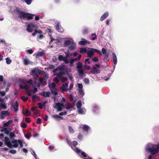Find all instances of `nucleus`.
Returning a JSON list of instances; mask_svg holds the SVG:
<instances>
[{"label":"nucleus","instance_id":"63","mask_svg":"<svg viewBox=\"0 0 159 159\" xmlns=\"http://www.w3.org/2000/svg\"><path fill=\"white\" fill-rule=\"evenodd\" d=\"M9 152L11 153L12 154H15L16 152V151L15 150L11 149V150H10L9 151Z\"/></svg>","mask_w":159,"mask_h":159},{"label":"nucleus","instance_id":"35","mask_svg":"<svg viewBox=\"0 0 159 159\" xmlns=\"http://www.w3.org/2000/svg\"><path fill=\"white\" fill-rule=\"evenodd\" d=\"M45 102H44L42 104L41 102H39L38 103V105L39 108L40 109H42L43 107H44L45 105Z\"/></svg>","mask_w":159,"mask_h":159},{"label":"nucleus","instance_id":"41","mask_svg":"<svg viewBox=\"0 0 159 159\" xmlns=\"http://www.w3.org/2000/svg\"><path fill=\"white\" fill-rule=\"evenodd\" d=\"M75 61H76L75 60V58H71L70 61L69 60L68 63H70V66H73V63Z\"/></svg>","mask_w":159,"mask_h":159},{"label":"nucleus","instance_id":"40","mask_svg":"<svg viewBox=\"0 0 159 159\" xmlns=\"http://www.w3.org/2000/svg\"><path fill=\"white\" fill-rule=\"evenodd\" d=\"M23 63L25 65H27L30 64V61L28 58H26L23 60Z\"/></svg>","mask_w":159,"mask_h":159},{"label":"nucleus","instance_id":"15","mask_svg":"<svg viewBox=\"0 0 159 159\" xmlns=\"http://www.w3.org/2000/svg\"><path fill=\"white\" fill-rule=\"evenodd\" d=\"M10 115V113L8 111H3L1 113L0 117L1 119H3L6 117L9 116Z\"/></svg>","mask_w":159,"mask_h":159},{"label":"nucleus","instance_id":"16","mask_svg":"<svg viewBox=\"0 0 159 159\" xmlns=\"http://www.w3.org/2000/svg\"><path fill=\"white\" fill-rule=\"evenodd\" d=\"M5 144L7 146L10 148H11V142L9 138L5 137L4 139Z\"/></svg>","mask_w":159,"mask_h":159},{"label":"nucleus","instance_id":"9","mask_svg":"<svg viewBox=\"0 0 159 159\" xmlns=\"http://www.w3.org/2000/svg\"><path fill=\"white\" fill-rule=\"evenodd\" d=\"M27 82L30 83L34 87V89L32 91L34 93L38 91L37 87H39L40 86L39 84H37L35 80L33 81L31 79L28 80Z\"/></svg>","mask_w":159,"mask_h":159},{"label":"nucleus","instance_id":"32","mask_svg":"<svg viewBox=\"0 0 159 159\" xmlns=\"http://www.w3.org/2000/svg\"><path fill=\"white\" fill-rule=\"evenodd\" d=\"M44 54V52L43 51L38 52L36 54V57L37 58L39 57L42 56Z\"/></svg>","mask_w":159,"mask_h":159},{"label":"nucleus","instance_id":"56","mask_svg":"<svg viewBox=\"0 0 159 159\" xmlns=\"http://www.w3.org/2000/svg\"><path fill=\"white\" fill-rule=\"evenodd\" d=\"M66 54V56L65 57H66V58L67 59V57H69V56L71 55L72 54H71L70 53V52L69 51H68L65 53Z\"/></svg>","mask_w":159,"mask_h":159},{"label":"nucleus","instance_id":"20","mask_svg":"<svg viewBox=\"0 0 159 159\" xmlns=\"http://www.w3.org/2000/svg\"><path fill=\"white\" fill-rule=\"evenodd\" d=\"M19 105L17 102H16L15 103L11 106V109L13 110L15 112H17L18 111Z\"/></svg>","mask_w":159,"mask_h":159},{"label":"nucleus","instance_id":"26","mask_svg":"<svg viewBox=\"0 0 159 159\" xmlns=\"http://www.w3.org/2000/svg\"><path fill=\"white\" fill-rule=\"evenodd\" d=\"M102 54L104 55V58L105 59H107L108 57L109 54L107 53L106 50L104 48H103L102 49Z\"/></svg>","mask_w":159,"mask_h":159},{"label":"nucleus","instance_id":"57","mask_svg":"<svg viewBox=\"0 0 159 159\" xmlns=\"http://www.w3.org/2000/svg\"><path fill=\"white\" fill-rule=\"evenodd\" d=\"M92 36H93V37L92 38V39L93 40H95L97 38V36L96 34L93 33L92 34Z\"/></svg>","mask_w":159,"mask_h":159},{"label":"nucleus","instance_id":"49","mask_svg":"<svg viewBox=\"0 0 159 159\" xmlns=\"http://www.w3.org/2000/svg\"><path fill=\"white\" fill-rule=\"evenodd\" d=\"M68 129H69V130L70 132V133L73 134L74 133V130L72 128L71 126H69L68 127Z\"/></svg>","mask_w":159,"mask_h":159},{"label":"nucleus","instance_id":"21","mask_svg":"<svg viewBox=\"0 0 159 159\" xmlns=\"http://www.w3.org/2000/svg\"><path fill=\"white\" fill-rule=\"evenodd\" d=\"M31 109L32 112L34 116H39V110L37 109V108H32Z\"/></svg>","mask_w":159,"mask_h":159},{"label":"nucleus","instance_id":"34","mask_svg":"<svg viewBox=\"0 0 159 159\" xmlns=\"http://www.w3.org/2000/svg\"><path fill=\"white\" fill-rule=\"evenodd\" d=\"M50 90H51L52 93L53 95H56L57 94V92L55 88L50 89Z\"/></svg>","mask_w":159,"mask_h":159},{"label":"nucleus","instance_id":"60","mask_svg":"<svg viewBox=\"0 0 159 159\" xmlns=\"http://www.w3.org/2000/svg\"><path fill=\"white\" fill-rule=\"evenodd\" d=\"M25 2L28 5H30V4L32 2V0H24Z\"/></svg>","mask_w":159,"mask_h":159},{"label":"nucleus","instance_id":"38","mask_svg":"<svg viewBox=\"0 0 159 159\" xmlns=\"http://www.w3.org/2000/svg\"><path fill=\"white\" fill-rule=\"evenodd\" d=\"M7 108L6 105L5 103H0V109H5Z\"/></svg>","mask_w":159,"mask_h":159},{"label":"nucleus","instance_id":"14","mask_svg":"<svg viewBox=\"0 0 159 159\" xmlns=\"http://www.w3.org/2000/svg\"><path fill=\"white\" fill-rule=\"evenodd\" d=\"M54 108L57 109L58 111H61L63 108H65V106L62 103L58 102L56 104V105Z\"/></svg>","mask_w":159,"mask_h":159},{"label":"nucleus","instance_id":"22","mask_svg":"<svg viewBox=\"0 0 159 159\" xmlns=\"http://www.w3.org/2000/svg\"><path fill=\"white\" fill-rule=\"evenodd\" d=\"M75 105L74 103H73V105H71V104L68 103L66 105V107L65 108H66L68 110H72V108H74L75 107Z\"/></svg>","mask_w":159,"mask_h":159},{"label":"nucleus","instance_id":"36","mask_svg":"<svg viewBox=\"0 0 159 159\" xmlns=\"http://www.w3.org/2000/svg\"><path fill=\"white\" fill-rule=\"evenodd\" d=\"M63 75L60 73V81L62 82H65L67 80V79L63 77L62 76Z\"/></svg>","mask_w":159,"mask_h":159},{"label":"nucleus","instance_id":"10","mask_svg":"<svg viewBox=\"0 0 159 159\" xmlns=\"http://www.w3.org/2000/svg\"><path fill=\"white\" fill-rule=\"evenodd\" d=\"M27 28L26 30L29 32H32L36 28V25L34 23H27Z\"/></svg>","mask_w":159,"mask_h":159},{"label":"nucleus","instance_id":"18","mask_svg":"<svg viewBox=\"0 0 159 159\" xmlns=\"http://www.w3.org/2000/svg\"><path fill=\"white\" fill-rule=\"evenodd\" d=\"M58 59L59 61H63L66 64L69 63V60L66 58L65 57H64L62 55H60L58 57Z\"/></svg>","mask_w":159,"mask_h":159},{"label":"nucleus","instance_id":"28","mask_svg":"<svg viewBox=\"0 0 159 159\" xmlns=\"http://www.w3.org/2000/svg\"><path fill=\"white\" fill-rule=\"evenodd\" d=\"M90 42H88L86 40L84 39H82L79 42V44L80 45H84L86 44L87 43H89Z\"/></svg>","mask_w":159,"mask_h":159},{"label":"nucleus","instance_id":"37","mask_svg":"<svg viewBox=\"0 0 159 159\" xmlns=\"http://www.w3.org/2000/svg\"><path fill=\"white\" fill-rule=\"evenodd\" d=\"M46 80L42 78L39 79L40 83L43 85H44L46 84Z\"/></svg>","mask_w":159,"mask_h":159},{"label":"nucleus","instance_id":"62","mask_svg":"<svg viewBox=\"0 0 159 159\" xmlns=\"http://www.w3.org/2000/svg\"><path fill=\"white\" fill-rule=\"evenodd\" d=\"M27 53L29 54H32L33 52V50L32 49H29L27 50Z\"/></svg>","mask_w":159,"mask_h":159},{"label":"nucleus","instance_id":"5","mask_svg":"<svg viewBox=\"0 0 159 159\" xmlns=\"http://www.w3.org/2000/svg\"><path fill=\"white\" fill-rule=\"evenodd\" d=\"M42 72L40 69L35 67L31 70V74L35 80L39 78V75L41 74Z\"/></svg>","mask_w":159,"mask_h":159},{"label":"nucleus","instance_id":"30","mask_svg":"<svg viewBox=\"0 0 159 159\" xmlns=\"http://www.w3.org/2000/svg\"><path fill=\"white\" fill-rule=\"evenodd\" d=\"M86 109L84 108H82L78 110V111L79 114H83L85 113L86 111Z\"/></svg>","mask_w":159,"mask_h":159},{"label":"nucleus","instance_id":"52","mask_svg":"<svg viewBox=\"0 0 159 159\" xmlns=\"http://www.w3.org/2000/svg\"><path fill=\"white\" fill-rule=\"evenodd\" d=\"M78 89H83V86L82 84L78 83L77 84Z\"/></svg>","mask_w":159,"mask_h":159},{"label":"nucleus","instance_id":"31","mask_svg":"<svg viewBox=\"0 0 159 159\" xmlns=\"http://www.w3.org/2000/svg\"><path fill=\"white\" fill-rule=\"evenodd\" d=\"M88 48H81L80 49V52L82 53H87L88 51Z\"/></svg>","mask_w":159,"mask_h":159},{"label":"nucleus","instance_id":"64","mask_svg":"<svg viewBox=\"0 0 159 159\" xmlns=\"http://www.w3.org/2000/svg\"><path fill=\"white\" fill-rule=\"evenodd\" d=\"M92 61L95 62H97L98 61V59L97 57H95L92 59Z\"/></svg>","mask_w":159,"mask_h":159},{"label":"nucleus","instance_id":"6","mask_svg":"<svg viewBox=\"0 0 159 159\" xmlns=\"http://www.w3.org/2000/svg\"><path fill=\"white\" fill-rule=\"evenodd\" d=\"M73 83H72L70 84L69 87L67 88L68 84L67 83H64L61 86L60 89L62 92H66L67 91H70V90L73 88Z\"/></svg>","mask_w":159,"mask_h":159},{"label":"nucleus","instance_id":"29","mask_svg":"<svg viewBox=\"0 0 159 159\" xmlns=\"http://www.w3.org/2000/svg\"><path fill=\"white\" fill-rule=\"evenodd\" d=\"M108 12H106L105 13L101 16L100 18V20L101 21H103L108 16Z\"/></svg>","mask_w":159,"mask_h":159},{"label":"nucleus","instance_id":"19","mask_svg":"<svg viewBox=\"0 0 159 159\" xmlns=\"http://www.w3.org/2000/svg\"><path fill=\"white\" fill-rule=\"evenodd\" d=\"M94 52V48H88V51L87 53L88 57H91L93 55Z\"/></svg>","mask_w":159,"mask_h":159},{"label":"nucleus","instance_id":"25","mask_svg":"<svg viewBox=\"0 0 159 159\" xmlns=\"http://www.w3.org/2000/svg\"><path fill=\"white\" fill-rule=\"evenodd\" d=\"M82 128L83 130L86 132H87L90 129L89 126L85 124L80 125V128Z\"/></svg>","mask_w":159,"mask_h":159},{"label":"nucleus","instance_id":"45","mask_svg":"<svg viewBox=\"0 0 159 159\" xmlns=\"http://www.w3.org/2000/svg\"><path fill=\"white\" fill-rule=\"evenodd\" d=\"M98 107L95 105H93V110L94 112H98Z\"/></svg>","mask_w":159,"mask_h":159},{"label":"nucleus","instance_id":"13","mask_svg":"<svg viewBox=\"0 0 159 159\" xmlns=\"http://www.w3.org/2000/svg\"><path fill=\"white\" fill-rule=\"evenodd\" d=\"M100 65L96 64L91 69V72L94 74H98L100 73V70L97 68H99Z\"/></svg>","mask_w":159,"mask_h":159},{"label":"nucleus","instance_id":"12","mask_svg":"<svg viewBox=\"0 0 159 159\" xmlns=\"http://www.w3.org/2000/svg\"><path fill=\"white\" fill-rule=\"evenodd\" d=\"M19 87L20 89H24L26 90V92L28 95L31 96L32 95L31 90H29V86L25 84H20L19 85Z\"/></svg>","mask_w":159,"mask_h":159},{"label":"nucleus","instance_id":"7","mask_svg":"<svg viewBox=\"0 0 159 159\" xmlns=\"http://www.w3.org/2000/svg\"><path fill=\"white\" fill-rule=\"evenodd\" d=\"M20 145V148L23 147L22 142L21 140L14 139L11 141V148H17Z\"/></svg>","mask_w":159,"mask_h":159},{"label":"nucleus","instance_id":"33","mask_svg":"<svg viewBox=\"0 0 159 159\" xmlns=\"http://www.w3.org/2000/svg\"><path fill=\"white\" fill-rule=\"evenodd\" d=\"M13 122V121L12 120H10L8 121L7 122L5 123L4 124V125L5 127H8L9 125L12 124Z\"/></svg>","mask_w":159,"mask_h":159},{"label":"nucleus","instance_id":"55","mask_svg":"<svg viewBox=\"0 0 159 159\" xmlns=\"http://www.w3.org/2000/svg\"><path fill=\"white\" fill-rule=\"evenodd\" d=\"M50 36L51 42H54V43H56L57 42V40L54 39L52 36L50 35Z\"/></svg>","mask_w":159,"mask_h":159},{"label":"nucleus","instance_id":"51","mask_svg":"<svg viewBox=\"0 0 159 159\" xmlns=\"http://www.w3.org/2000/svg\"><path fill=\"white\" fill-rule=\"evenodd\" d=\"M94 52H98L101 56H102V52L100 50H99L97 49H94Z\"/></svg>","mask_w":159,"mask_h":159},{"label":"nucleus","instance_id":"61","mask_svg":"<svg viewBox=\"0 0 159 159\" xmlns=\"http://www.w3.org/2000/svg\"><path fill=\"white\" fill-rule=\"evenodd\" d=\"M32 154L36 158V159H37V155L35 152L34 151V150H32V152H31Z\"/></svg>","mask_w":159,"mask_h":159},{"label":"nucleus","instance_id":"50","mask_svg":"<svg viewBox=\"0 0 159 159\" xmlns=\"http://www.w3.org/2000/svg\"><path fill=\"white\" fill-rule=\"evenodd\" d=\"M6 63L7 64H10L11 62V60L9 59L8 57H7L6 58Z\"/></svg>","mask_w":159,"mask_h":159},{"label":"nucleus","instance_id":"44","mask_svg":"<svg viewBox=\"0 0 159 159\" xmlns=\"http://www.w3.org/2000/svg\"><path fill=\"white\" fill-rule=\"evenodd\" d=\"M48 86L50 89L55 88L56 86V84L55 83L52 82L51 84H49Z\"/></svg>","mask_w":159,"mask_h":159},{"label":"nucleus","instance_id":"48","mask_svg":"<svg viewBox=\"0 0 159 159\" xmlns=\"http://www.w3.org/2000/svg\"><path fill=\"white\" fill-rule=\"evenodd\" d=\"M72 46H70L69 47V49L70 50H73L75 49L76 46L75 45V43L73 45H71Z\"/></svg>","mask_w":159,"mask_h":159},{"label":"nucleus","instance_id":"43","mask_svg":"<svg viewBox=\"0 0 159 159\" xmlns=\"http://www.w3.org/2000/svg\"><path fill=\"white\" fill-rule=\"evenodd\" d=\"M76 107L78 109H80L82 106V103L81 101H78L76 104Z\"/></svg>","mask_w":159,"mask_h":159},{"label":"nucleus","instance_id":"39","mask_svg":"<svg viewBox=\"0 0 159 159\" xmlns=\"http://www.w3.org/2000/svg\"><path fill=\"white\" fill-rule=\"evenodd\" d=\"M53 118H55L57 120H59L61 119H62V118L61 116L57 115H54L52 116Z\"/></svg>","mask_w":159,"mask_h":159},{"label":"nucleus","instance_id":"58","mask_svg":"<svg viewBox=\"0 0 159 159\" xmlns=\"http://www.w3.org/2000/svg\"><path fill=\"white\" fill-rule=\"evenodd\" d=\"M27 125L25 123H22L21 124V126L23 128H25L26 127Z\"/></svg>","mask_w":159,"mask_h":159},{"label":"nucleus","instance_id":"46","mask_svg":"<svg viewBox=\"0 0 159 159\" xmlns=\"http://www.w3.org/2000/svg\"><path fill=\"white\" fill-rule=\"evenodd\" d=\"M15 134L13 132H11L9 134V136L11 139H13L15 137Z\"/></svg>","mask_w":159,"mask_h":159},{"label":"nucleus","instance_id":"53","mask_svg":"<svg viewBox=\"0 0 159 159\" xmlns=\"http://www.w3.org/2000/svg\"><path fill=\"white\" fill-rule=\"evenodd\" d=\"M21 98L24 101H26L28 99V98L27 97H26L24 96H21Z\"/></svg>","mask_w":159,"mask_h":159},{"label":"nucleus","instance_id":"59","mask_svg":"<svg viewBox=\"0 0 159 159\" xmlns=\"http://www.w3.org/2000/svg\"><path fill=\"white\" fill-rule=\"evenodd\" d=\"M84 81L86 84H89V80L87 78H85L84 80Z\"/></svg>","mask_w":159,"mask_h":159},{"label":"nucleus","instance_id":"47","mask_svg":"<svg viewBox=\"0 0 159 159\" xmlns=\"http://www.w3.org/2000/svg\"><path fill=\"white\" fill-rule=\"evenodd\" d=\"M78 91H79V93L82 96H83L84 95V93L83 89H78Z\"/></svg>","mask_w":159,"mask_h":159},{"label":"nucleus","instance_id":"3","mask_svg":"<svg viewBox=\"0 0 159 159\" xmlns=\"http://www.w3.org/2000/svg\"><path fill=\"white\" fill-rule=\"evenodd\" d=\"M14 11L16 13V14L18 15V16L19 18L21 19H26L28 20L33 19L35 15L34 14L25 12L20 11L18 8H16L15 10Z\"/></svg>","mask_w":159,"mask_h":159},{"label":"nucleus","instance_id":"1","mask_svg":"<svg viewBox=\"0 0 159 159\" xmlns=\"http://www.w3.org/2000/svg\"><path fill=\"white\" fill-rule=\"evenodd\" d=\"M66 141L68 144L75 152H76L80 155H81L84 159H92V158L88 156H87L86 153L82 151L81 150L76 147V146L78 144V143L75 141L73 142L72 143L74 146V148L72 146V144L71 141L68 139H66Z\"/></svg>","mask_w":159,"mask_h":159},{"label":"nucleus","instance_id":"54","mask_svg":"<svg viewBox=\"0 0 159 159\" xmlns=\"http://www.w3.org/2000/svg\"><path fill=\"white\" fill-rule=\"evenodd\" d=\"M84 63L85 64L87 65L89 64L90 63L89 59V58H86L85 59L84 61Z\"/></svg>","mask_w":159,"mask_h":159},{"label":"nucleus","instance_id":"27","mask_svg":"<svg viewBox=\"0 0 159 159\" xmlns=\"http://www.w3.org/2000/svg\"><path fill=\"white\" fill-rule=\"evenodd\" d=\"M41 95L44 97H48L50 94L49 92L43 91L41 93Z\"/></svg>","mask_w":159,"mask_h":159},{"label":"nucleus","instance_id":"24","mask_svg":"<svg viewBox=\"0 0 159 159\" xmlns=\"http://www.w3.org/2000/svg\"><path fill=\"white\" fill-rule=\"evenodd\" d=\"M112 57L113 63L115 65V66H114V70L115 67V65L117 63V58L116 54L114 52H113L112 53Z\"/></svg>","mask_w":159,"mask_h":159},{"label":"nucleus","instance_id":"17","mask_svg":"<svg viewBox=\"0 0 159 159\" xmlns=\"http://www.w3.org/2000/svg\"><path fill=\"white\" fill-rule=\"evenodd\" d=\"M75 44L74 40L72 39H70L68 40H66L64 42L65 47L69 45H73Z\"/></svg>","mask_w":159,"mask_h":159},{"label":"nucleus","instance_id":"4","mask_svg":"<svg viewBox=\"0 0 159 159\" xmlns=\"http://www.w3.org/2000/svg\"><path fill=\"white\" fill-rule=\"evenodd\" d=\"M62 66H58L53 70L54 75L57 76L54 79V81L57 83L59 82L60 81V73L58 70H61L62 69Z\"/></svg>","mask_w":159,"mask_h":159},{"label":"nucleus","instance_id":"8","mask_svg":"<svg viewBox=\"0 0 159 159\" xmlns=\"http://www.w3.org/2000/svg\"><path fill=\"white\" fill-rule=\"evenodd\" d=\"M82 63L80 62H79L77 63V68L78 71L79 75L80 77H82L84 73V71L83 68Z\"/></svg>","mask_w":159,"mask_h":159},{"label":"nucleus","instance_id":"2","mask_svg":"<svg viewBox=\"0 0 159 159\" xmlns=\"http://www.w3.org/2000/svg\"><path fill=\"white\" fill-rule=\"evenodd\" d=\"M146 151L148 152H150L151 155L148 157V159H152V155L157 153L159 152V144L154 145L151 143L148 144L146 147Z\"/></svg>","mask_w":159,"mask_h":159},{"label":"nucleus","instance_id":"42","mask_svg":"<svg viewBox=\"0 0 159 159\" xmlns=\"http://www.w3.org/2000/svg\"><path fill=\"white\" fill-rule=\"evenodd\" d=\"M24 114L25 116H30L31 115V112L28 110H25L24 112Z\"/></svg>","mask_w":159,"mask_h":159},{"label":"nucleus","instance_id":"11","mask_svg":"<svg viewBox=\"0 0 159 159\" xmlns=\"http://www.w3.org/2000/svg\"><path fill=\"white\" fill-rule=\"evenodd\" d=\"M59 66H62L63 67L62 69V70H58L60 73L62 74L63 75H68L71 71V69L70 68H69L66 69H64V65H60Z\"/></svg>","mask_w":159,"mask_h":159},{"label":"nucleus","instance_id":"23","mask_svg":"<svg viewBox=\"0 0 159 159\" xmlns=\"http://www.w3.org/2000/svg\"><path fill=\"white\" fill-rule=\"evenodd\" d=\"M56 28L58 32L61 33L63 32V29L61 27L59 22L57 23L56 26Z\"/></svg>","mask_w":159,"mask_h":159}]
</instances>
